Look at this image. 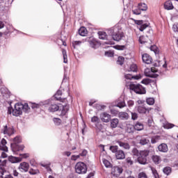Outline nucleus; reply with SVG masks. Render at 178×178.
Returning a JSON list of instances; mask_svg holds the SVG:
<instances>
[{
	"label": "nucleus",
	"instance_id": "1",
	"mask_svg": "<svg viewBox=\"0 0 178 178\" xmlns=\"http://www.w3.org/2000/svg\"><path fill=\"white\" fill-rule=\"evenodd\" d=\"M40 106L42 105H47L49 112L54 113V112H58L59 111V106L54 102L52 99L45 100L43 102L40 104Z\"/></svg>",
	"mask_w": 178,
	"mask_h": 178
},
{
	"label": "nucleus",
	"instance_id": "2",
	"mask_svg": "<svg viewBox=\"0 0 178 178\" xmlns=\"http://www.w3.org/2000/svg\"><path fill=\"white\" fill-rule=\"evenodd\" d=\"M128 86H129L130 90H132V91H134L136 94H145V92H147L145 88L143 87L140 84H134L130 82Z\"/></svg>",
	"mask_w": 178,
	"mask_h": 178
},
{
	"label": "nucleus",
	"instance_id": "3",
	"mask_svg": "<svg viewBox=\"0 0 178 178\" xmlns=\"http://www.w3.org/2000/svg\"><path fill=\"white\" fill-rule=\"evenodd\" d=\"M119 28L118 26H115L113 28V33L112 35V38L114 41H120V40H124L126 36L124 35V33L120 32Z\"/></svg>",
	"mask_w": 178,
	"mask_h": 178
},
{
	"label": "nucleus",
	"instance_id": "4",
	"mask_svg": "<svg viewBox=\"0 0 178 178\" xmlns=\"http://www.w3.org/2000/svg\"><path fill=\"white\" fill-rule=\"evenodd\" d=\"M149 155V150H142L139 153V156L138 157V162L140 165H146L147 163V156Z\"/></svg>",
	"mask_w": 178,
	"mask_h": 178
},
{
	"label": "nucleus",
	"instance_id": "5",
	"mask_svg": "<svg viewBox=\"0 0 178 178\" xmlns=\"http://www.w3.org/2000/svg\"><path fill=\"white\" fill-rule=\"evenodd\" d=\"M75 172L78 175H84L87 173V165L83 162H79L75 165Z\"/></svg>",
	"mask_w": 178,
	"mask_h": 178
},
{
	"label": "nucleus",
	"instance_id": "6",
	"mask_svg": "<svg viewBox=\"0 0 178 178\" xmlns=\"http://www.w3.org/2000/svg\"><path fill=\"white\" fill-rule=\"evenodd\" d=\"M6 140L3 138L0 143V152H1V158H8V154L5 152H8V147H6Z\"/></svg>",
	"mask_w": 178,
	"mask_h": 178
},
{
	"label": "nucleus",
	"instance_id": "7",
	"mask_svg": "<svg viewBox=\"0 0 178 178\" xmlns=\"http://www.w3.org/2000/svg\"><path fill=\"white\" fill-rule=\"evenodd\" d=\"M145 74L147 77H152L153 79H156L159 74H158V70L155 67H152L151 69L147 68L145 70Z\"/></svg>",
	"mask_w": 178,
	"mask_h": 178
},
{
	"label": "nucleus",
	"instance_id": "8",
	"mask_svg": "<svg viewBox=\"0 0 178 178\" xmlns=\"http://www.w3.org/2000/svg\"><path fill=\"white\" fill-rule=\"evenodd\" d=\"M122 173H123V168L120 167L115 166L111 169V174L113 176H115V177H118Z\"/></svg>",
	"mask_w": 178,
	"mask_h": 178
},
{
	"label": "nucleus",
	"instance_id": "9",
	"mask_svg": "<svg viewBox=\"0 0 178 178\" xmlns=\"http://www.w3.org/2000/svg\"><path fill=\"white\" fill-rule=\"evenodd\" d=\"M134 23L136 24H138V29H139L140 31H143L145 30V29H147V27H148V24H144V21L143 20H136L134 19Z\"/></svg>",
	"mask_w": 178,
	"mask_h": 178
},
{
	"label": "nucleus",
	"instance_id": "10",
	"mask_svg": "<svg viewBox=\"0 0 178 178\" xmlns=\"http://www.w3.org/2000/svg\"><path fill=\"white\" fill-rule=\"evenodd\" d=\"M100 119L104 123H109L111 121V115L106 112L102 113L100 114Z\"/></svg>",
	"mask_w": 178,
	"mask_h": 178
},
{
	"label": "nucleus",
	"instance_id": "11",
	"mask_svg": "<svg viewBox=\"0 0 178 178\" xmlns=\"http://www.w3.org/2000/svg\"><path fill=\"white\" fill-rule=\"evenodd\" d=\"M69 104L64 105L62 107L59 106L60 116H66L67 112H69Z\"/></svg>",
	"mask_w": 178,
	"mask_h": 178
},
{
	"label": "nucleus",
	"instance_id": "12",
	"mask_svg": "<svg viewBox=\"0 0 178 178\" xmlns=\"http://www.w3.org/2000/svg\"><path fill=\"white\" fill-rule=\"evenodd\" d=\"M29 168L30 165L26 162L21 163L18 167V169L20 170V172H29Z\"/></svg>",
	"mask_w": 178,
	"mask_h": 178
},
{
	"label": "nucleus",
	"instance_id": "13",
	"mask_svg": "<svg viewBox=\"0 0 178 178\" xmlns=\"http://www.w3.org/2000/svg\"><path fill=\"white\" fill-rule=\"evenodd\" d=\"M142 59L143 62L147 65H150V63H152V58L148 54H144L142 56Z\"/></svg>",
	"mask_w": 178,
	"mask_h": 178
},
{
	"label": "nucleus",
	"instance_id": "14",
	"mask_svg": "<svg viewBox=\"0 0 178 178\" xmlns=\"http://www.w3.org/2000/svg\"><path fill=\"white\" fill-rule=\"evenodd\" d=\"M89 44H90V46L92 48H94L95 49L98 48V47L99 46V43L98 42V41H97V40L94 39L93 38H90Z\"/></svg>",
	"mask_w": 178,
	"mask_h": 178
},
{
	"label": "nucleus",
	"instance_id": "15",
	"mask_svg": "<svg viewBox=\"0 0 178 178\" xmlns=\"http://www.w3.org/2000/svg\"><path fill=\"white\" fill-rule=\"evenodd\" d=\"M124 78L126 80H131V79H135V80H140V79L143 78V76H141V74L133 76L131 74H125Z\"/></svg>",
	"mask_w": 178,
	"mask_h": 178
},
{
	"label": "nucleus",
	"instance_id": "16",
	"mask_svg": "<svg viewBox=\"0 0 178 178\" xmlns=\"http://www.w3.org/2000/svg\"><path fill=\"white\" fill-rule=\"evenodd\" d=\"M175 6H173V3L170 0H168L164 3V9L166 10H172L174 9Z\"/></svg>",
	"mask_w": 178,
	"mask_h": 178
},
{
	"label": "nucleus",
	"instance_id": "17",
	"mask_svg": "<svg viewBox=\"0 0 178 178\" xmlns=\"http://www.w3.org/2000/svg\"><path fill=\"white\" fill-rule=\"evenodd\" d=\"M3 134H7V136H12L13 134L14 131L12 127H8V126H5L3 129Z\"/></svg>",
	"mask_w": 178,
	"mask_h": 178
},
{
	"label": "nucleus",
	"instance_id": "18",
	"mask_svg": "<svg viewBox=\"0 0 178 178\" xmlns=\"http://www.w3.org/2000/svg\"><path fill=\"white\" fill-rule=\"evenodd\" d=\"M138 112L142 115H145V113H149V109L146 108L144 106H138Z\"/></svg>",
	"mask_w": 178,
	"mask_h": 178
},
{
	"label": "nucleus",
	"instance_id": "19",
	"mask_svg": "<svg viewBox=\"0 0 178 178\" xmlns=\"http://www.w3.org/2000/svg\"><path fill=\"white\" fill-rule=\"evenodd\" d=\"M8 160L11 163H17L18 162H22V157H16V156H9Z\"/></svg>",
	"mask_w": 178,
	"mask_h": 178
},
{
	"label": "nucleus",
	"instance_id": "20",
	"mask_svg": "<svg viewBox=\"0 0 178 178\" xmlns=\"http://www.w3.org/2000/svg\"><path fill=\"white\" fill-rule=\"evenodd\" d=\"M158 149L160 151V152H168L169 149L168 148V145L161 143L160 145H159Z\"/></svg>",
	"mask_w": 178,
	"mask_h": 178
},
{
	"label": "nucleus",
	"instance_id": "21",
	"mask_svg": "<svg viewBox=\"0 0 178 178\" xmlns=\"http://www.w3.org/2000/svg\"><path fill=\"white\" fill-rule=\"evenodd\" d=\"M115 156H116L117 159H124V158H126L124 152H123V150H118L115 153Z\"/></svg>",
	"mask_w": 178,
	"mask_h": 178
},
{
	"label": "nucleus",
	"instance_id": "22",
	"mask_svg": "<svg viewBox=\"0 0 178 178\" xmlns=\"http://www.w3.org/2000/svg\"><path fill=\"white\" fill-rule=\"evenodd\" d=\"M117 143L121 147V148H124V149H130V145H129L127 143L118 140L117 141Z\"/></svg>",
	"mask_w": 178,
	"mask_h": 178
},
{
	"label": "nucleus",
	"instance_id": "23",
	"mask_svg": "<svg viewBox=\"0 0 178 178\" xmlns=\"http://www.w3.org/2000/svg\"><path fill=\"white\" fill-rule=\"evenodd\" d=\"M135 130H137V131H141V130H144V124L140 122H137L135 125Z\"/></svg>",
	"mask_w": 178,
	"mask_h": 178
},
{
	"label": "nucleus",
	"instance_id": "24",
	"mask_svg": "<svg viewBox=\"0 0 178 178\" xmlns=\"http://www.w3.org/2000/svg\"><path fill=\"white\" fill-rule=\"evenodd\" d=\"M87 29L84 26L81 27L79 30V34L82 37H86V35H87Z\"/></svg>",
	"mask_w": 178,
	"mask_h": 178
},
{
	"label": "nucleus",
	"instance_id": "25",
	"mask_svg": "<svg viewBox=\"0 0 178 178\" xmlns=\"http://www.w3.org/2000/svg\"><path fill=\"white\" fill-rule=\"evenodd\" d=\"M119 124V120L118 118H114L111 120V126L113 129H116Z\"/></svg>",
	"mask_w": 178,
	"mask_h": 178
},
{
	"label": "nucleus",
	"instance_id": "26",
	"mask_svg": "<svg viewBox=\"0 0 178 178\" xmlns=\"http://www.w3.org/2000/svg\"><path fill=\"white\" fill-rule=\"evenodd\" d=\"M136 130L134 125L128 124H127V129L126 131L127 133H134V131Z\"/></svg>",
	"mask_w": 178,
	"mask_h": 178
},
{
	"label": "nucleus",
	"instance_id": "27",
	"mask_svg": "<svg viewBox=\"0 0 178 178\" xmlns=\"http://www.w3.org/2000/svg\"><path fill=\"white\" fill-rule=\"evenodd\" d=\"M15 108L17 110L19 113H23V104L17 103L15 105Z\"/></svg>",
	"mask_w": 178,
	"mask_h": 178
},
{
	"label": "nucleus",
	"instance_id": "28",
	"mask_svg": "<svg viewBox=\"0 0 178 178\" xmlns=\"http://www.w3.org/2000/svg\"><path fill=\"white\" fill-rule=\"evenodd\" d=\"M119 118L120 119L127 120L129 119V114L125 112H121L119 113Z\"/></svg>",
	"mask_w": 178,
	"mask_h": 178
},
{
	"label": "nucleus",
	"instance_id": "29",
	"mask_svg": "<svg viewBox=\"0 0 178 178\" xmlns=\"http://www.w3.org/2000/svg\"><path fill=\"white\" fill-rule=\"evenodd\" d=\"M152 161L156 165H159V163H161L162 159H161V156L156 155L152 156Z\"/></svg>",
	"mask_w": 178,
	"mask_h": 178
},
{
	"label": "nucleus",
	"instance_id": "30",
	"mask_svg": "<svg viewBox=\"0 0 178 178\" xmlns=\"http://www.w3.org/2000/svg\"><path fill=\"white\" fill-rule=\"evenodd\" d=\"M98 34L99 38L100 40H106V38H108V35H106V33L104 31H99Z\"/></svg>",
	"mask_w": 178,
	"mask_h": 178
},
{
	"label": "nucleus",
	"instance_id": "31",
	"mask_svg": "<svg viewBox=\"0 0 178 178\" xmlns=\"http://www.w3.org/2000/svg\"><path fill=\"white\" fill-rule=\"evenodd\" d=\"M83 42H86V40H76L72 42V45L74 48H76V47H80V45H81V44H83Z\"/></svg>",
	"mask_w": 178,
	"mask_h": 178
},
{
	"label": "nucleus",
	"instance_id": "32",
	"mask_svg": "<svg viewBox=\"0 0 178 178\" xmlns=\"http://www.w3.org/2000/svg\"><path fill=\"white\" fill-rule=\"evenodd\" d=\"M53 122L55 126H60V124H62V120H60V118H54Z\"/></svg>",
	"mask_w": 178,
	"mask_h": 178
},
{
	"label": "nucleus",
	"instance_id": "33",
	"mask_svg": "<svg viewBox=\"0 0 178 178\" xmlns=\"http://www.w3.org/2000/svg\"><path fill=\"white\" fill-rule=\"evenodd\" d=\"M152 173L154 178H161L159 177V174H158V171L154 167H151Z\"/></svg>",
	"mask_w": 178,
	"mask_h": 178
},
{
	"label": "nucleus",
	"instance_id": "34",
	"mask_svg": "<svg viewBox=\"0 0 178 178\" xmlns=\"http://www.w3.org/2000/svg\"><path fill=\"white\" fill-rule=\"evenodd\" d=\"M148 143H149V140H148V138H142L140 140V144L141 145H147V144H148Z\"/></svg>",
	"mask_w": 178,
	"mask_h": 178
},
{
	"label": "nucleus",
	"instance_id": "35",
	"mask_svg": "<svg viewBox=\"0 0 178 178\" xmlns=\"http://www.w3.org/2000/svg\"><path fill=\"white\" fill-rule=\"evenodd\" d=\"M146 102L147 105H154V104H155V99L153 97H148L146 99Z\"/></svg>",
	"mask_w": 178,
	"mask_h": 178
},
{
	"label": "nucleus",
	"instance_id": "36",
	"mask_svg": "<svg viewBox=\"0 0 178 178\" xmlns=\"http://www.w3.org/2000/svg\"><path fill=\"white\" fill-rule=\"evenodd\" d=\"M163 173H165V175H167V176H168V175H170V173L172 172V168L170 167H165L163 168Z\"/></svg>",
	"mask_w": 178,
	"mask_h": 178
},
{
	"label": "nucleus",
	"instance_id": "37",
	"mask_svg": "<svg viewBox=\"0 0 178 178\" xmlns=\"http://www.w3.org/2000/svg\"><path fill=\"white\" fill-rule=\"evenodd\" d=\"M11 148L13 152H17V151H19V145L17 144H11Z\"/></svg>",
	"mask_w": 178,
	"mask_h": 178
},
{
	"label": "nucleus",
	"instance_id": "38",
	"mask_svg": "<svg viewBox=\"0 0 178 178\" xmlns=\"http://www.w3.org/2000/svg\"><path fill=\"white\" fill-rule=\"evenodd\" d=\"M62 52H63V63H67V54L66 50L62 49Z\"/></svg>",
	"mask_w": 178,
	"mask_h": 178
},
{
	"label": "nucleus",
	"instance_id": "39",
	"mask_svg": "<svg viewBox=\"0 0 178 178\" xmlns=\"http://www.w3.org/2000/svg\"><path fill=\"white\" fill-rule=\"evenodd\" d=\"M29 111H30V107H29V104L26 103L23 104L22 112H25V113H28Z\"/></svg>",
	"mask_w": 178,
	"mask_h": 178
},
{
	"label": "nucleus",
	"instance_id": "40",
	"mask_svg": "<svg viewBox=\"0 0 178 178\" xmlns=\"http://www.w3.org/2000/svg\"><path fill=\"white\" fill-rule=\"evenodd\" d=\"M138 8L140 10H147L148 9V7L147 6V4L145 3H139L138 4Z\"/></svg>",
	"mask_w": 178,
	"mask_h": 178
},
{
	"label": "nucleus",
	"instance_id": "41",
	"mask_svg": "<svg viewBox=\"0 0 178 178\" xmlns=\"http://www.w3.org/2000/svg\"><path fill=\"white\" fill-rule=\"evenodd\" d=\"M103 163L106 168H112V164L111 162L105 159H103Z\"/></svg>",
	"mask_w": 178,
	"mask_h": 178
},
{
	"label": "nucleus",
	"instance_id": "42",
	"mask_svg": "<svg viewBox=\"0 0 178 178\" xmlns=\"http://www.w3.org/2000/svg\"><path fill=\"white\" fill-rule=\"evenodd\" d=\"M60 95H62V90H58L54 95V98H56L57 101H59V99H60Z\"/></svg>",
	"mask_w": 178,
	"mask_h": 178
},
{
	"label": "nucleus",
	"instance_id": "43",
	"mask_svg": "<svg viewBox=\"0 0 178 178\" xmlns=\"http://www.w3.org/2000/svg\"><path fill=\"white\" fill-rule=\"evenodd\" d=\"M124 62V57H122V56H120L118 57V60H117V64L118 65H123V63Z\"/></svg>",
	"mask_w": 178,
	"mask_h": 178
},
{
	"label": "nucleus",
	"instance_id": "44",
	"mask_svg": "<svg viewBox=\"0 0 178 178\" xmlns=\"http://www.w3.org/2000/svg\"><path fill=\"white\" fill-rule=\"evenodd\" d=\"M40 173V170H38V169H33V168H31L29 170V174L30 175H37Z\"/></svg>",
	"mask_w": 178,
	"mask_h": 178
},
{
	"label": "nucleus",
	"instance_id": "45",
	"mask_svg": "<svg viewBox=\"0 0 178 178\" xmlns=\"http://www.w3.org/2000/svg\"><path fill=\"white\" fill-rule=\"evenodd\" d=\"M117 106L118 108H124V106H126V103L124 102V100H122V102H119L118 104H117Z\"/></svg>",
	"mask_w": 178,
	"mask_h": 178
},
{
	"label": "nucleus",
	"instance_id": "46",
	"mask_svg": "<svg viewBox=\"0 0 178 178\" xmlns=\"http://www.w3.org/2000/svg\"><path fill=\"white\" fill-rule=\"evenodd\" d=\"M129 72H137V65L132 64L129 67Z\"/></svg>",
	"mask_w": 178,
	"mask_h": 178
},
{
	"label": "nucleus",
	"instance_id": "47",
	"mask_svg": "<svg viewBox=\"0 0 178 178\" xmlns=\"http://www.w3.org/2000/svg\"><path fill=\"white\" fill-rule=\"evenodd\" d=\"M14 143H11V144H19L20 143H22V138H20V137L19 136H16L14 139H13Z\"/></svg>",
	"mask_w": 178,
	"mask_h": 178
},
{
	"label": "nucleus",
	"instance_id": "48",
	"mask_svg": "<svg viewBox=\"0 0 178 178\" xmlns=\"http://www.w3.org/2000/svg\"><path fill=\"white\" fill-rule=\"evenodd\" d=\"M164 129H173L175 124L170 123H166L163 125Z\"/></svg>",
	"mask_w": 178,
	"mask_h": 178
},
{
	"label": "nucleus",
	"instance_id": "49",
	"mask_svg": "<svg viewBox=\"0 0 178 178\" xmlns=\"http://www.w3.org/2000/svg\"><path fill=\"white\" fill-rule=\"evenodd\" d=\"M150 50L152 51L153 52H154V54H158L159 51H158V47H156V45H153L150 47Z\"/></svg>",
	"mask_w": 178,
	"mask_h": 178
},
{
	"label": "nucleus",
	"instance_id": "50",
	"mask_svg": "<svg viewBox=\"0 0 178 178\" xmlns=\"http://www.w3.org/2000/svg\"><path fill=\"white\" fill-rule=\"evenodd\" d=\"M13 116H20L22 113H20V111H18V110L15 108V109H13Z\"/></svg>",
	"mask_w": 178,
	"mask_h": 178
},
{
	"label": "nucleus",
	"instance_id": "51",
	"mask_svg": "<svg viewBox=\"0 0 178 178\" xmlns=\"http://www.w3.org/2000/svg\"><path fill=\"white\" fill-rule=\"evenodd\" d=\"M132 13H134V15H141V10L140 9V8H138L132 10Z\"/></svg>",
	"mask_w": 178,
	"mask_h": 178
},
{
	"label": "nucleus",
	"instance_id": "52",
	"mask_svg": "<svg viewBox=\"0 0 178 178\" xmlns=\"http://www.w3.org/2000/svg\"><path fill=\"white\" fill-rule=\"evenodd\" d=\"M115 49H118V51H123L124 48H126L125 45H117L115 46Z\"/></svg>",
	"mask_w": 178,
	"mask_h": 178
},
{
	"label": "nucleus",
	"instance_id": "53",
	"mask_svg": "<svg viewBox=\"0 0 178 178\" xmlns=\"http://www.w3.org/2000/svg\"><path fill=\"white\" fill-rule=\"evenodd\" d=\"M131 119L132 120H137V119H138V114L136 113H131Z\"/></svg>",
	"mask_w": 178,
	"mask_h": 178
},
{
	"label": "nucleus",
	"instance_id": "54",
	"mask_svg": "<svg viewBox=\"0 0 178 178\" xmlns=\"http://www.w3.org/2000/svg\"><path fill=\"white\" fill-rule=\"evenodd\" d=\"M91 122L92 123H98V122H99V118H98V117H97V116H93L91 118Z\"/></svg>",
	"mask_w": 178,
	"mask_h": 178
},
{
	"label": "nucleus",
	"instance_id": "55",
	"mask_svg": "<svg viewBox=\"0 0 178 178\" xmlns=\"http://www.w3.org/2000/svg\"><path fill=\"white\" fill-rule=\"evenodd\" d=\"M0 92L3 96V95H5V94H6V92H8V90L6 88H5V87H2L0 88Z\"/></svg>",
	"mask_w": 178,
	"mask_h": 178
},
{
	"label": "nucleus",
	"instance_id": "56",
	"mask_svg": "<svg viewBox=\"0 0 178 178\" xmlns=\"http://www.w3.org/2000/svg\"><path fill=\"white\" fill-rule=\"evenodd\" d=\"M142 84H145V86H148L149 83H151V81L148 79H145L141 81Z\"/></svg>",
	"mask_w": 178,
	"mask_h": 178
},
{
	"label": "nucleus",
	"instance_id": "57",
	"mask_svg": "<svg viewBox=\"0 0 178 178\" xmlns=\"http://www.w3.org/2000/svg\"><path fill=\"white\" fill-rule=\"evenodd\" d=\"M132 153L134 154V155H135L136 156H138L140 155V152H138V149L134 148L132 150Z\"/></svg>",
	"mask_w": 178,
	"mask_h": 178
},
{
	"label": "nucleus",
	"instance_id": "58",
	"mask_svg": "<svg viewBox=\"0 0 178 178\" xmlns=\"http://www.w3.org/2000/svg\"><path fill=\"white\" fill-rule=\"evenodd\" d=\"M159 140V137H158V136H155L154 138H152V144H155V143H158V140Z\"/></svg>",
	"mask_w": 178,
	"mask_h": 178
},
{
	"label": "nucleus",
	"instance_id": "59",
	"mask_svg": "<svg viewBox=\"0 0 178 178\" xmlns=\"http://www.w3.org/2000/svg\"><path fill=\"white\" fill-rule=\"evenodd\" d=\"M172 30L175 33H178V24H175L172 26Z\"/></svg>",
	"mask_w": 178,
	"mask_h": 178
},
{
	"label": "nucleus",
	"instance_id": "60",
	"mask_svg": "<svg viewBox=\"0 0 178 178\" xmlns=\"http://www.w3.org/2000/svg\"><path fill=\"white\" fill-rule=\"evenodd\" d=\"M138 178H147V174L145 172H140L138 174Z\"/></svg>",
	"mask_w": 178,
	"mask_h": 178
},
{
	"label": "nucleus",
	"instance_id": "61",
	"mask_svg": "<svg viewBox=\"0 0 178 178\" xmlns=\"http://www.w3.org/2000/svg\"><path fill=\"white\" fill-rule=\"evenodd\" d=\"M110 149L113 152H117L118 150V146H111L110 147Z\"/></svg>",
	"mask_w": 178,
	"mask_h": 178
},
{
	"label": "nucleus",
	"instance_id": "62",
	"mask_svg": "<svg viewBox=\"0 0 178 178\" xmlns=\"http://www.w3.org/2000/svg\"><path fill=\"white\" fill-rule=\"evenodd\" d=\"M127 105L129 108H131V106H134V101L133 100H129L127 102Z\"/></svg>",
	"mask_w": 178,
	"mask_h": 178
},
{
	"label": "nucleus",
	"instance_id": "63",
	"mask_svg": "<svg viewBox=\"0 0 178 178\" xmlns=\"http://www.w3.org/2000/svg\"><path fill=\"white\" fill-rule=\"evenodd\" d=\"M87 154H88L87 150L83 149V150L82 151V152L80 154V156H86L87 155Z\"/></svg>",
	"mask_w": 178,
	"mask_h": 178
},
{
	"label": "nucleus",
	"instance_id": "64",
	"mask_svg": "<svg viewBox=\"0 0 178 178\" xmlns=\"http://www.w3.org/2000/svg\"><path fill=\"white\" fill-rule=\"evenodd\" d=\"M127 163L129 165H133V161H131V159L130 157L127 159Z\"/></svg>",
	"mask_w": 178,
	"mask_h": 178
}]
</instances>
